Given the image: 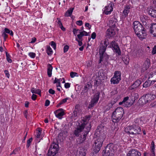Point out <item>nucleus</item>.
I'll return each instance as SVG.
<instances>
[{
  "mask_svg": "<svg viewBox=\"0 0 156 156\" xmlns=\"http://www.w3.org/2000/svg\"><path fill=\"white\" fill-rule=\"evenodd\" d=\"M156 53V45H155L153 48L152 51V55L155 54Z\"/></svg>",
  "mask_w": 156,
  "mask_h": 156,
  "instance_id": "nucleus-52",
  "label": "nucleus"
},
{
  "mask_svg": "<svg viewBox=\"0 0 156 156\" xmlns=\"http://www.w3.org/2000/svg\"><path fill=\"white\" fill-rule=\"evenodd\" d=\"M70 77L72 78H74L76 76L78 77L79 76L78 74L75 72H72L70 73Z\"/></svg>",
  "mask_w": 156,
  "mask_h": 156,
  "instance_id": "nucleus-38",
  "label": "nucleus"
},
{
  "mask_svg": "<svg viewBox=\"0 0 156 156\" xmlns=\"http://www.w3.org/2000/svg\"><path fill=\"white\" fill-rule=\"evenodd\" d=\"M150 63L148 61H145L142 67V71H145L150 66Z\"/></svg>",
  "mask_w": 156,
  "mask_h": 156,
  "instance_id": "nucleus-29",
  "label": "nucleus"
},
{
  "mask_svg": "<svg viewBox=\"0 0 156 156\" xmlns=\"http://www.w3.org/2000/svg\"><path fill=\"white\" fill-rule=\"evenodd\" d=\"M86 150L81 148L77 151H73L72 154L73 156H85Z\"/></svg>",
  "mask_w": 156,
  "mask_h": 156,
  "instance_id": "nucleus-12",
  "label": "nucleus"
},
{
  "mask_svg": "<svg viewBox=\"0 0 156 156\" xmlns=\"http://www.w3.org/2000/svg\"><path fill=\"white\" fill-rule=\"evenodd\" d=\"M47 52L49 55H51L53 53V51L49 46H47Z\"/></svg>",
  "mask_w": 156,
  "mask_h": 156,
  "instance_id": "nucleus-33",
  "label": "nucleus"
},
{
  "mask_svg": "<svg viewBox=\"0 0 156 156\" xmlns=\"http://www.w3.org/2000/svg\"><path fill=\"white\" fill-rule=\"evenodd\" d=\"M73 8H71L68 9L65 14V16L66 17L70 16L72 14Z\"/></svg>",
  "mask_w": 156,
  "mask_h": 156,
  "instance_id": "nucleus-31",
  "label": "nucleus"
},
{
  "mask_svg": "<svg viewBox=\"0 0 156 156\" xmlns=\"http://www.w3.org/2000/svg\"><path fill=\"white\" fill-rule=\"evenodd\" d=\"M28 55L32 58H34L36 56V54L34 52H30L29 53Z\"/></svg>",
  "mask_w": 156,
  "mask_h": 156,
  "instance_id": "nucleus-49",
  "label": "nucleus"
},
{
  "mask_svg": "<svg viewBox=\"0 0 156 156\" xmlns=\"http://www.w3.org/2000/svg\"><path fill=\"white\" fill-rule=\"evenodd\" d=\"M133 29L135 34L141 40L146 37L147 32L146 29L138 21H135L133 23Z\"/></svg>",
  "mask_w": 156,
  "mask_h": 156,
  "instance_id": "nucleus-3",
  "label": "nucleus"
},
{
  "mask_svg": "<svg viewBox=\"0 0 156 156\" xmlns=\"http://www.w3.org/2000/svg\"><path fill=\"white\" fill-rule=\"evenodd\" d=\"M118 30L117 28H110L108 29L106 32V34L108 37H113L117 32Z\"/></svg>",
  "mask_w": 156,
  "mask_h": 156,
  "instance_id": "nucleus-13",
  "label": "nucleus"
},
{
  "mask_svg": "<svg viewBox=\"0 0 156 156\" xmlns=\"http://www.w3.org/2000/svg\"><path fill=\"white\" fill-rule=\"evenodd\" d=\"M31 92L33 94H36L41 95V90L39 89L32 88L31 89Z\"/></svg>",
  "mask_w": 156,
  "mask_h": 156,
  "instance_id": "nucleus-28",
  "label": "nucleus"
},
{
  "mask_svg": "<svg viewBox=\"0 0 156 156\" xmlns=\"http://www.w3.org/2000/svg\"><path fill=\"white\" fill-rule=\"evenodd\" d=\"M80 30L79 29L74 28L73 30V34L76 36L78 32H80Z\"/></svg>",
  "mask_w": 156,
  "mask_h": 156,
  "instance_id": "nucleus-47",
  "label": "nucleus"
},
{
  "mask_svg": "<svg viewBox=\"0 0 156 156\" xmlns=\"http://www.w3.org/2000/svg\"><path fill=\"white\" fill-rule=\"evenodd\" d=\"M91 87L90 85L89 84H86L84 86V89L85 90L87 91Z\"/></svg>",
  "mask_w": 156,
  "mask_h": 156,
  "instance_id": "nucleus-44",
  "label": "nucleus"
},
{
  "mask_svg": "<svg viewBox=\"0 0 156 156\" xmlns=\"http://www.w3.org/2000/svg\"><path fill=\"white\" fill-rule=\"evenodd\" d=\"M75 40L76 41H77L78 43V45L80 46H81L83 44L82 43V41L83 40V39H79V38L78 37H76L75 38Z\"/></svg>",
  "mask_w": 156,
  "mask_h": 156,
  "instance_id": "nucleus-41",
  "label": "nucleus"
},
{
  "mask_svg": "<svg viewBox=\"0 0 156 156\" xmlns=\"http://www.w3.org/2000/svg\"><path fill=\"white\" fill-rule=\"evenodd\" d=\"M156 98L155 94L151 93H147L144 94L139 100L138 102L141 105H143L149 103Z\"/></svg>",
  "mask_w": 156,
  "mask_h": 156,
  "instance_id": "nucleus-5",
  "label": "nucleus"
},
{
  "mask_svg": "<svg viewBox=\"0 0 156 156\" xmlns=\"http://www.w3.org/2000/svg\"><path fill=\"white\" fill-rule=\"evenodd\" d=\"M100 129L99 126L98 127L96 130L95 134L97 137L92 147L93 154H96L99 151L106 137L105 133L103 132V129Z\"/></svg>",
  "mask_w": 156,
  "mask_h": 156,
  "instance_id": "nucleus-2",
  "label": "nucleus"
},
{
  "mask_svg": "<svg viewBox=\"0 0 156 156\" xmlns=\"http://www.w3.org/2000/svg\"><path fill=\"white\" fill-rule=\"evenodd\" d=\"M117 93L118 91L117 89H115L113 90L111 92V94L112 95H115V94H117Z\"/></svg>",
  "mask_w": 156,
  "mask_h": 156,
  "instance_id": "nucleus-51",
  "label": "nucleus"
},
{
  "mask_svg": "<svg viewBox=\"0 0 156 156\" xmlns=\"http://www.w3.org/2000/svg\"><path fill=\"white\" fill-rule=\"evenodd\" d=\"M106 48L103 47L102 46L100 45L99 54H100V61L99 62L100 63L102 60L103 56L106 50Z\"/></svg>",
  "mask_w": 156,
  "mask_h": 156,
  "instance_id": "nucleus-20",
  "label": "nucleus"
},
{
  "mask_svg": "<svg viewBox=\"0 0 156 156\" xmlns=\"http://www.w3.org/2000/svg\"><path fill=\"white\" fill-rule=\"evenodd\" d=\"M70 98H69L67 97L62 99L58 104V105L59 106L63 104L64 103L66 102L67 100H68Z\"/></svg>",
  "mask_w": 156,
  "mask_h": 156,
  "instance_id": "nucleus-37",
  "label": "nucleus"
},
{
  "mask_svg": "<svg viewBox=\"0 0 156 156\" xmlns=\"http://www.w3.org/2000/svg\"><path fill=\"white\" fill-rule=\"evenodd\" d=\"M150 148L151 150V151L152 154L154 155H155V147L154 145V142L152 141L151 142Z\"/></svg>",
  "mask_w": 156,
  "mask_h": 156,
  "instance_id": "nucleus-32",
  "label": "nucleus"
},
{
  "mask_svg": "<svg viewBox=\"0 0 156 156\" xmlns=\"http://www.w3.org/2000/svg\"><path fill=\"white\" fill-rule=\"evenodd\" d=\"M54 113L57 117L61 119L62 117L64 115L65 110L63 109L60 108L56 110Z\"/></svg>",
  "mask_w": 156,
  "mask_h": 156,
  "instance_id": "nucleus-16",
  "label": "nucleus"
},
{
  "mask_svg": "<svg viewBox=\"0 0 156 156\" xmlns=\"http://www.w3.org/2000/svg\"><path fill=\"white\" fill-rule=\"evenodd\" d=\"M129 99V98L128 96L125 97L122 102L119 103V105H122L125 107H130L133 104L134 102L131 99L130 100Z\"/></svg>",
  "mask_w": 156,
  "mask_h": 156,
  "instance_id": "nucleus-9",
  "label": "nucleus"
},
{
  "mask_svg": "<svg viewBox=\"0 0 156 156\" xmlns=\"http://www.w3.org/2000/svg\"><path fill=\"white\" fill-rule=\"evenodd\" d=\"M76 24L79 26H81L83 24L82 21L81 20L77 21L76 22Z\"/></svg>",
  "mask_w": 156,
  "mask_h": 156,
  "instance_id": "nucleus-56",
  "label": "nucleus"
},
{
  "mask_svg": "<svg viewBox=\"0 0 156 156\" xmlns=\"http://www.w3.org/2000/svg\"><path fill=\"white\" fill-rule=\"evenodd\" d=\"M99 95L100 93L98 92L95 94L92 98L91 101L88 106V108H91L98 103L99 98Z\"/></svg>",
  "mask_w": 156,
  "mask_h": 156,
  "instance_id": "nucleus-10",
  "label": "nucleus"
},
{
  "mask_svg": "<svg viewBox=\"0 0 156 156\" xmlns=\"http://www.w3.org/2000/svg\"><path fill=\"white\" fill-rule=\"evenodd\" d=\"M151 85L150 83L149 80L146 81L143 84V87L147 88Z\"/></svg>",
  "mask_w": 156,
  "mask_h": 156,
  "instance_id": "nucleus-36",
  "label": "nucleus"
},
{
  "mask_svg": "<svg viewBox=\"0 0 156 156\" xmlns=\"http://www.w3.org/2000/svg\"><path fill=\"white\" fill-rule=\"evenodd\" d=\"M58 145L56 144L53 143L49 148L48 156H54L58 152Z\"/></svg>",
  "mask_w": 156,
  "mask_h": 156,
  "instance_id": "nucleus-8",
  "label": "nucleus"
},
{
  "mask_svg": "<svg viewBox=\"0 0 156 156\" xmlns=\"http://www.w3.org/2000/svg\"><path fill=\"white\" fill-rule=\"evenodd\" d=\"M49 93L52 94H53L55 93V91L52 89H50L48 90Z\"/></svg>",
  "mask_w": 156,
  "mask_h": 156,
  "instance_id": "nucleus-57",
  "label": "nucleus"
},
{
  "mask_svg": "<svg viewBox=\"0 0 156 156\" xmlns=\"http://www.w3.org/2000/svg\"><path fill=\"white\" fill-rule=\"evenodd\" d=\"M129 58L128 57H126V58H124L123 59L124 63L126 65H128L129 64Z\"/></svg>",
  "mask_w": 156,
  "mask_h": 156,
  "instance_id": "nucleus-46",
  "label": "nucleus"
},
{
  "mask_svg": "<svg viewBox=\"0 0 156 156\" xmlns=\"http://www.w3.org/2000/svg\"><path fill=\"white\" fill-rule=\"evenodd\" d=\"M150 32L151 35L156 37V23H152L150 27Z\"/></svg>",
  "mask_w": 156,
  "mask_h": 156,
  "instance_id": "nucleus-18",
  "label": "nucleus"
},
{
  "mask_svg": "<svg viewBox=\"0 0 156 156\" xmlns=\"http://www.w3.org/2000/svg\"><path fill=\"white\" fill-rule=\"evenodd\" d=\"M90 118L89 115L86 116L81 118V120L78 121L76 123L77 128L74 132V135L78 136L80 133L85 129V133L87 134L90 130L91 127L90 122H89Z\"/></svg>",
  "mask_w": 156,
  "mask_h": 156,
  "instance_id": "nucleus-1",
  "label": "nucleus"
},
{
  "mask_svg": "<svg viewBox=\"0 0 156 156\" xmlns=\"http://www.w3.org/2000/svg\"><path fill=\"white\" fill-rule=\"evenodd\" d=\"M50 103V102L48 100H47L45 102V105L46 106H48L49 105Z\"/></svg>",
  "mask_w": 156,
  "mask_h": 156,
  "instance_id": "nucleus-60",
  "label": "nucleus"
},
{
  "mask_svg": "<svg viewBox=\"0 0 156 156\" xmlns=\"http://www.w3.org/2000/svg\"><path fill=\"white\" fill-rule=\"evenodd\" d=\"M61 82L62 83H65V80L64 78L58 79L55 77L53 83H56V86H61L60 82Z\"/></svg>",
  "mask_w": 156,
  "mask_h": 156,
  "instance_id": "nucleus-23",
  "label": "nucleus"
},
{
  "mask_svg": "<svg viewBox=\"0 0 156 156\" xmlns=\"http://www.w3.org/2000/svg\"><path fill=\"white\" fill-rule=\"evenodd\" d=\"M89 34L90 32H87L83 30H82L81 31L80 30V31L79 32V34L77 35L76 37L78 38L79 39H83V36H88V35H89Z\"/></svg>",
  "mask_w": 156,
  "mask_h": 156,
  "instance_id": "nucleus-22",
  "label": "nucleus"
},
{
  "mask_svg": "<svg viewBox=\"0 0 156 156\" xmlns=\"http://www.w3.org/2000/svg\"><path fill=\"white\" fill-rule=\"evenodd\" d=\"M69 47L68 45H66L64 47V52L65 53L68 50Z\"/></svg>",
  "mask_w": 156,
  "mask_h": 156,
  "instance_id": "nucleus-54",
  "label": "nucleus"
},
{
  "mask_svg": "<svg viewBox=\"0 0 156 156\" xmlns=\"http://www.w3.org/2000/svg\"><path fill=\"white\" fill-rule=\"evenodd\" d=\"M112 4L106 6L104 8L103 13L105 14L108 15L110 14L113 10V6Z\"/></svg>",
  "mask_w": 156,
  "mask_h": 156,
  "instance_id": "nucleus-15",
  "label": "nucleus"
},
{
  "mask_svg": "<svg viewBox=\"0 0 156 156\" xmlns=\"http://www.w3.org/2000/svg\"><path fill=\"white\" fill-rule=\"evenodd\" d=\"M141 154L137 150L132 149L129 151L127 156H140Z\"/></svg>",
  "mask_w": 156,
  "mask_h": 156,
  "instance_id": "nucleus-17",
  "label": "nucleus"
},
{
  "mask_svg": "<svg viewBox=\"0 0 156 156\" xmlns=\"http://www.w3.org/2000/svg\"><path fill=\"white\" fill-rule=\"evenodd\" d=\"M117 22V20L115 17H112L110 19L108 23V25L110 28H117L116 24Z\"/></svg>",
  "mask_w": 156,
  "mask_h": 156,
  "instance_id": "nucleus-14",
  "label": "nucleus"
},
{
  "mask_svg": "<svg viewBox=\"0 0 156 156\" xmlns=\"http://www.w3.org/2000/svg\"><path fill=\"white\" fill-rule=\"evenodd\" d=\"M130 7L129 5H126L124 7V10L122 12V16L125 18L127 16L129 12Z\"/></svg>",
  "mask_w": 156,
  "mask_h": 156,
  "instance_id": "nucleus-21",
  "label": "nucleus"
},
{
  "mask_svg": "<svg viewBox=\"0 0 156 156\" xmlns=\"http://www.w3.org/2000/svg\"><path fill=\"white\" fill-rule=\"evenodd\" d=\"M4 73L5 74V76L8 78H9L10 75L9 73L7 70H5L4 71Z\"/></svg>",
  "mask_w": 156,
  "mask_h": 156,
  "instance_id": "nucleus-48",
  "label": "nucleus"
},
{
  "mask_svg": "<svg viewBox=\"0 0 156 156\" xmlns=\"http://www.w3.org/2000/svg\"><path fill=\"white\" fill-rule=\"evenodd\" d=\"M149 14L153 17H156V10L153 8H150L148 11Z\"/></svg>",
  "mask_w": 156,
  "mask_h": 156,
  "instance_id": "nucleus-27",
  "label": "nucleus"
},
{
  "mask_svg": "<svg viewBox=\"0 0 156 156\" xmlns=\"http://www.w3.org/2000/svg\"><path fill=\"white\" fill-rule=\"evenodd\" d=\"M117 100H115L114 101H112L110 103L108 104V106L109 107L108 109H109L110 108H112L113 105L117 101Z\"/></svg>",
  "mask_w": 156,
  "mask_h": 156,
  "instance_id": "nucleus-43",
  "label": "nucleus"
},
{
  "mask_svg": "<svg viewBox=\"0 0 156 156\" xmlns=\"http://www.w3.org/2000/svg\"><path fill=\"white\" fill-rule=\"evenodd\" d=\"M124 114V110L123 108L118 107L116 108L112 114V120L113 122H117L122 118Z\"/></svg>",
  "mask_w": 156,
  "mask_h": 156,
  "instance_id": "nucleus-4",
  "label": "nucleus"
},
{
  "mask_svg": "<svg viewBox=\"0 0 156 156\" xmlns=\"http://www.w3.org/2000/svg\"><path fill=\"white\" fill-rule=\"evenodd\" d=\"M23 115L26 118H27V115H28V112L27 110H25L23 112Z\"/></svg>",
  "mask_w": 156,
  "mask_h": 156,
  "instance_id": "nucleus-59",
  "label": "nucleus"
},
{
  "mask_svg": "<svg viewBox=\"0 0 156 156\" xmlns=\"http://www.w3.org/2000/svg\"><path fill=\"white\" fill-rule=\"evenodd\" d=\"M51 45L54 48V49H55L56 48V44L54 41H52L51 42Z\"/></svg>",
  "mask_w": 156,
  "mask_h": 156,
  "instance_id": "nucleus-50",
  "label": "nucleus"
},
{
  "mask_svg": "<svg viewBox=\"0 0 156 156\" xmlns=\"http://www.w3.org/2000/svg\"><path fill=\"white\" fill-rule=\"evenodd\" d=\"M153 74H154V72H151L150 73H148L145 75V77L149 79L151 78H154Z\"/></svg>",
  "mask_w": 156,
  "mask_h": 156,
  "instance_id": "nucleus-35",
  "label": "nucleus"
},
{
  "mask_svg": "<svg viewBox=\"0 0 156 156\" xmlns=\"http://www.w3.org/2000/svg\"><path fill=\"white\" fill-rule=\"evenodd\" d=\"M121 73L120 71H115L113 77L111 79V83L113 84L119 83L121 80Z\"/></svg>",
  "mask_w": 156,
  "mask_h": 156,
  "instance_id": "nucleus-7",
  "label": "nucleus"
},
{
  "mask_svg": "<svg viewBox=\"0 0 156 156\" xmlns=\"http://www.w3.org/2000/svg\"><path fill=\"white\" fill-rule=\"evenodd\" d=\"M52 69L53 67L51 65L48 64L47 66V74L49 77L51 76Z\"/></svg>",
  "mask_w": 156,
  "mask_h": 156,
  "instance_id": "nucleus-25",
  "label": "nucleus"
},
{
  "mask_svg": "<svg viewBox=\"0 0 156 156\" xmlns=\"http://www.w3.org/2000/svg\"><path fill=\"white\" fill-rule=\"evenodd\" d=\"M141 82L140 80H136L134 83L129 88V90H132L139 87L141 84Z\"/></svg>",
  "mask_w": 156,
  "mask_h": 156,
  "instance_id": "nucleus-19",
  "label": "nucleus"
},
{
  "mask_svg": "<svg viewBox=\"0 0 156 156\" xmlns=\"http://www.w3.org/2000/svg\"><path fill=\"white\" fill-rule=\"evenodd\" d=\"M108 44V40L107 39H105L103 41H101L100 45L102 46L103 47L106 48Z\"/></svg>",
  "mask_w": 156,
  "mask_h": 156,
  "instance_id": "nucleus-30",
  "label": "nucleus"
},
{
  "mask_svg": "<svg viewBox=\"0 0 156 156\" xmlns=\"http://www.w3.org/2000/svg\"><path fill=\"white\" fill-rule=\"evenodd\" d=\"M96 33L94 32L91 34V38L93 39H94L96 38Z\"/></svg>",
  "mask_w": 156,
  "mask_h": 156,
  "instance_id": "nucleus-55",
  "label": "nucleus"
},
{
  "mask_svg": "<svg viewBox=\"0 0 156 156\" xmlns=\"http://www.w3.org/2000/svg\"><path fill=\"white\" fill-rule=\"evenodd\" d=\"M103 156H113V154L112 151H108L105 152Z\"/></svg>",
  "mask_w": 156,
  "mask_h": 156,
  "instance_id": "nucleus-34",
  "label": "nucleus"
},
{
  "mask_svg": "<svg viewBox=\"0 0 156 156\" xmlns=\"http://www.w3.org/2000/svg\"><path fill=\"white\" fill-rule=\"evenodd\" d=\"M41 129H38L37 130V134H36V137L37 138L40 137L41 133Z\"/></svg>",
  "mask_w": 156,
  "mask_h": 156,
  "instance_id": "nucleus-40",
  "label": "nucleus"
},
{
  "mask_svg": "<svg viewBox=\"0 0 156 156\" xmlns=\"http://www.w3.org/2000/svg\"><path fill=\"white\" fill-rule=\"evenodd\" d=\"M70 85L69 83H66L65 84V87L66 88H69L70 87Z\"/></svg>",
  "mask_w": 156,
  "mask_h": 156,
  "instance_id": "nucleus-62",
  "label": "nucleus"
},
{
  "mask_svg": "<svg viewBox=\"0 0 156 156\" xmlns=\"http://www.w3.org/2000/svg\"><path fill=\"white\" fill-rule=\"evenodd\" d=\"M5 33L9 34L11 36L13 35V33L12 30H10L9 29L5 28Z\"/></svg>",
  "mask_w": 156,
  "mask_h": 156,
  "instance_id": "nucleus-39",
  "label": "nucleus"
},
{
  "mask_svg": "<svg viewBox=\"0 0 156 156\" xmlns=\"http://www.w3.org/2000/svg\"><path fill=\"white\" fill-rule=\"evenodd\" d=\"M6 59L7 61L9 63H11L12 62V60L10 58V56L9 54L6 53Z\"/></svg>",
  "mask_w": 156,
  "mask_h": 156,
  "instance_id": "nucleus-45",
  "label": "nucleus"
},
{
  "mask_svg": "<svg viewBox=\"0 0 156 156\" xmlns=\"http://www.w3.org/2000/svg\"><path fill=\"white\" fill-rule=\"evenodd\" d=\"M57 23L59 27L62 25V22L60 21V19L59 18H57Z\"/></svg>",
  "mask_w": 156,
  "mask_h": 156,
  "instance_id": "nucleus-53",
  "label": "nucleus"
},
{
  "mask_svg": "<svg viewBox=\"0 0 156 156\" xmlns=\"http://www.w3.org/2000/svg\"><path fill=\"white\" fill-rule=\"evenodd\" d=\"M80 111L77 109H75L73 112L72 118L74 120L76 119L77 117L80 115Z\"/></svg>",
  "mask_w": 156,
  "mask_h": 156,
  "instance_id": "nucleus-26",
  "label": "nucleus"
},
{
  "mask_svg": "<svg viewBox=\"0 0 156 156\" xmlns=\"http://www.w3.org/2000/svg\"><path fill=\"white\" fill-rule=\"evenodd\" d=\"M150 105L152 107H156V101L154 102L151 103L150 104Z\"/></svg>",
  "mask_w": 156,
  "mask_h": 156,
  "instance_id": "nucleus-61",
  "label": "nucleus"
},
{
  "mask_svg": "<svg viewBox=\"0 0 156 156\" xmlns=\"http://www.w3.org/2000/svg\"><path fill=\"white\" fill-rule=\"evenodd\" d=\"M110 46L111 48L114 49V51L118 55H120L121 54V51L118 45L116 43L115 41H112L111 42L110 44Z\"/></svg>",
  "mask_w": 156,
  "mask_h": 156,
  "instance_id": "nucleus-11",
  "label": "nucleus"
},
{
  "mask_svg": "<svg viewBox=\"0 0 156 156\" xmlns=\"http://www.w3.org/2000/svg\"><path fill=\"white\" fill-rule=\"evenodd\" d=\"M2 35L3 37H4L5 39L8 37V35L5 32H3L2 34Z\"/></svg>",
  "mask_w": 156,
  "mask_h": 156,
  "instance_id": "nucleus-63",
  "label": "nucleus"
},
{
  "mask_svg": "<svg viewBox=\"0 0 156 156\" xmlns=\"http://www.w3.org/2000/svg\"><path fill=\"white\" fill-rule=\"evenodd\" d=\"M139 55V51L137 50L135 51L133 54V56L134 57H138Z\"/></svg>",
  "mask_w": 156,
  "mask_h": 156,
  "instance_id": "nucleus-42",
  "label": "nucleus"
},
{
  "mask_svg": "<svg viewBox=\"0 0 156 156\" xmlns=\"http://www.w3.org/2000/svg\"><path fill=\"white\" fill-rule=\"evenodd\" d=\"M138 98L139 95L138 94L135 93H132L131 95L129 96L130 99L134 102L136 100H137Z\"/></svg>",
  "mask_w": 156,
  "mask_h": 156,
  "instance_id": "nucleus-24",
  "label": "nucleus"
},
{
  "mask_svg": "<svg viewBox=\"0 0 156 156\" xmlns=\"http://www.w3.org/2000/svg\"><path fill=\"white\" fill-rule=\"evenodd\" d=\"M125 131L129 135H134L140 134L141 129L138 126L133 125L126 126Z\"/></svg>",
  "mask_w": 156,
  "mask_h": 156,
  "instance_id": "nucleus-6",
  "label": "nucleus"
},
{
  "mask_svg": "<svg viewBox=\"0 0 156 156\" xmlns=\"http://www.w3.org/2000/svg\"><path fill=\"white\" fill-rule=\"evenodd\" d=\"M85 26L87 27L88 29L90 30L91 28V26L88 23H86L85 24Z\"/></svg>",
  "mask_w": 156,
  "mask_h": 156,
  "instance_id": "nucleus-58",
  "label": "nucleus"
},
{
  "mask_svg": "<svg viewBox=\"0 0 156 156\" xmlns=\"http://www.w3.org/2000/svg\"><path fill=\"white\" fill-rule=\"evenodd\" d=\"M36 97H37V95L35 94H33L32 96V97H31L32 99L34 101L36 100Z\"/></svg>",
  "mask_w": 156,
  "mask_h": 156,
  "instance_id": "nucleus-64",
  "label": "nucleus"
}]
</instances>
